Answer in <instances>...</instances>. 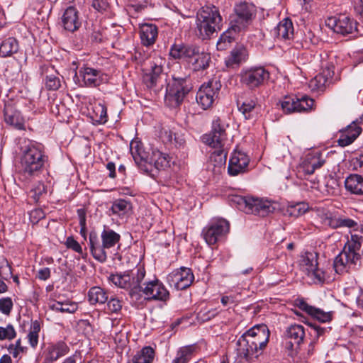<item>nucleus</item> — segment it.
I'll list each match as a JSON object with an SVG mask.
<instances>
[{
    "label": "nucleus",
    "mask_w": 363,
    "mask_h": 363,
    "mask_svg": "<svg viewBox=\"0 0 363 363\" xmlns=\"http://www.w3.org/2000/svg\"><path fill=\"white\" fill-rule=\"evenodd\" d=\"M249 157L240 151H235L229 160L228 172L231 176H237L247 171Z\"/></svg>",
    "instance_id": "obj_21"
},
{
    "label": "nucleus",
    "mask_w": 363,
    "mask_h": 363,
    "mask_svg": "<svg viewBox=\"0 0 363 363\" xmlns=\"http://www.w3.org/2000/svg\"><path fill=\"white\" fill-rule=\"evenodd\" d=\"M274 33L284 39H289L294 35V26L291 19L286 18L274 28Z\"/></svg>",
    "instance_id": "obj_35"
},
{
    "label": "nucleus",
    "mask_w": 363,
    "mask_h": 363,
    "mask_svg": "<svg viewBox=\"0 0 363 363\" xmlns=\"http://www.w3.org/2000/svg\"><path fill=\"white\" fill-rule=\"evenodd\" d=\"M229 201L232 206L245 213L261 217H265L275 210L271 201L249 196L233 195L229 198Z\"/></svg>",
    "instance_id": "obj_2"
},
{
    "label": "nucleus",
    "mask_w": 363,
    "mask_h": 363,
    "mask_svg": "<svg viewBox=\"0 0 363 363\" xmlns=\"http://www.w3.org/2000/svg\"><path fill=\"white\" fill-rule=\"evenodd\" d=\"M32 197L35 201H38L40 197L46 193V187L43 183H38L35 188L31 190Z\"/></svg>",
    "instance_id": "obj_59"
},
{
    "label": "nucleus",
    "mask_w": 363,
    "mask_h": 363,
    "mask_svg": "<svg viewBox=\"0 0 363 363\" xmlns=\"http://www.w3.org/2000/svg\"><path fill=\"white\" fill-rule=\"evenodd\" d=\"M43 145L38 143H30L26 147L22 157L23 172L30 177L37 176L48 162Z\"/></svg>",
    "instance_id": "obj_1"
},
{
    "label": "nucleus",
    "mask_w": 363,
    "mask_h": 363,
    "mask_svg": "<svg viewBox=\"0 0 363 363\" xmlns=\"http://www.w3.org/2000/svg\"><path fill=\"white\" fill-rule=\"evenodd\" d=\"M199 48L194 45L174 44L169 51V55L174 59H192L199 54Z\"/></svg>",
    "instance_id": "obj_26"
},
{
    "label": "nucleus",
    "mask_w": 363,
    "mask_h": 363,
    "mask_svg": "<svg viewBox=\"0 0 363 363\" xmlns=\"http://www.w3.org/2000/svg\"><path fill=\"white\" fill-rule=\"evenodd\" d=\"M50 308L56 311H59L61 313H74L77 308L76 303L72 302H60L55 301L50 306Z\"/></svg>",
    "instance_id": "obj_45"
},
{
    "label": "nucleus",
    "mask_w": 363,
    "mask_h": 363,
    "mask_svg": "<svg viewBox=\"0 0 363 363\" xmlns=\"http://www.w3.org/2000/svg\"><path fill=\"white\" fill-rule=\"evenodd\" d=\"M14 347V350L12 352V355L14 358H16L18 357L19 352H24L26 350V347L21 345V339H18L16 341Z\"/></svg>",
    "instance_id": "obj_64"
},
{
    "label": "nucleus",
    "mask_w": 363,
    "mask_h": 363,
    "mask_svg": "<svg viewBox=\"0 0 363 363\" xmlns=\"http://www.w3.org/2000/svg\"><path fill=\"white\" fill-rule=\"evenodd\" d=\"M91 6L99 12L106 11L108 6L106 0H93Z\"/></svg>",
    "instance_id": "obj_61"
},
{
    "label": "nucleus",
    "mask_w": 363,
    "mask_h": 363,
    "mask_svg": "<svg viewBox=\"0 0 363 363\" xmlns=\"http://www.w3.org/2000/svg\"><path fill=\"white\" fill-rule=\"evenodd\" d=\"M90 252L93 257L101 263H104L107 259L106 247L100 243L97 234L95 232H91L89 237Z\"/></svg>",
    "instance_id": "obj_29"
},
{
    "label": "nucleus",
    "mask_w": 363,
    "mask_h": 363,
    "mask_svg": "<svg viewBox=\"0 0 363 363\" xmlns=\"http://www.w3.org/2000/svg\"><path fill=\"white\" fill-rule=\"evenodd\" d=\"M295 305L301 311L306 312L320 322L326 323L332 320L330 312H324L320 308L308 305L303 298H297Z\"/></svg>",
    "instance_id": "obj_24"
},
{
    "label": "nucleus",
    "mask_w": 363,
    "mask_h": 363,
    "mask_svg": "<svg viewBox=\"0 0 363 363\" xmlns=\"http://www.w3.org/2000/svg\"><path fill=\"white\" fill-rule=\"evenodd\" d=\"M322 72L309 82L312 91H323L334 76V66L328 62H322Z\"/></svg>",
    "instance_id": "obj_17"
},
{
    "label": "nucleus",
    "mask_w": 363,
    "mask_h": 363,
    "mask_svg": "<svg viewBox=\"0 0 363 363\" xmlns=\"http://www.w3.org/2000/svg\"><path fill=\"white\" fill-rule=\"evenodd\" d=\"M340 218H333L330 216H325L324 219V223L333 229L340 228Z\"/></svg>",
    "instance_id": "obj_62"
},
{
    "label": "nucleus",
    "mask_w": 363,
    "mask_h": 363,
    "mask_svg": "<svg viewBox=\"0 0 363 363\" xmlns=\"http://www.w3.org/2000/svg\"><path fill=\"white\" fill-rule=\"evenodd\" d=\"M226 126L220 118L214 119L211 133L204 138L206 142L212 147H223V141L226 138Z\"/></svg>",
    "instance_id": "obj_18"
},
{
    "label": "nucleus",
    "mask_w": 363,
    "mask_h": 363,
    "mask_svg": "<svg viewBox=\"0 0 363 363\" xmlns=\"http://www.w3.org/2000/svg\"><path fill=\"white\" fill-rule=\"evenodd\" d=\"M145 276L144 269H138L136 274L132 273L123 274H113L111 279L113 283L121 288L129 289V295L135 301L140 299L141 281Z\"/></svg>",
    "instance_id": "obj_5"
},
{
    "label": "nucleus",
    "mask_w": 363,
    "mask_h": 363,
    "mask_svg": "<svg viewBox=\"0 0 363 363\" xmlns=\"http://www.w3.org/2000/svg\"><path fill=\"white\" fill-rule=\"evenodd\" d=\"M235 16L230 21L231 28L234 33H238L244 29L255 16L256 9L252 4L245 1L237 4L234 9Z\"/></svg>",
    "instance_id": "obj_8"
},
{
    "label": "nucleus",
    "mask_w": 363,
    "mask_h": 363,
    "mask_svg": "<svg viewBox=\"0 0 363 363\" xmlns=\"http://www.w3.org/2000/svg\"><path fill=\"white\" fill-rule=\"evenodd\" d=\"M155 357V350L150 346L144 347L133 357V363H152Z\"/></svg>",
    "instance_id": "obj_39"
},
{
    "label": "nucleus",
    "mask_w": 363,
    "mask_h": 363,
    "mask_svg": "<svg viewBox=\"0 0 363 363\" xmlns=\"http://www.w3.org/2000/svg\"><path fill=\"white\" fill-rule=\"evenodd\" d=\"M360 254H354L350 252H346V247L337 255L333 262V268L338 274L349 272L352 269L361 265Z\"/></svg>",
    "instance_id": "obj_12"
},
{
    "label": "nucleus",
    "mask_w": 363,
    "mask_h": 363,
    "mask_svg": "<svg viewBox=\"0 0 363 363\" xmlns=\"http://www.w3.org/2000/svg\"><path fill=\"white\" fill-rule=\"evenodd\" d=\"M4 121L16 130H25V120L21 112L11 107L4 108Z\"/></svg>",
    "instance_id": "obj_32"
},
{
    "label": "nucleus",
    "mask_w": 363,
    "mask_h": 363,
    "mask_svg": "<svg viewBox=\"0 0 363 363\" xmlns=\"http://www.w3.org/2000/svg\"><path fill=\"white\" fill-rule=\"evenodd\" d=\"M247 57V50L242 45H237L225 58V64L228 68H235L239 67L243 62H245Z\"/></svg>",
    "instance_id": "obj_31"
},
{
    "label": "nucleus",
    "mask_w": 363,
    "mask_h": 363,
    "mask_svg": "<svg viewBox=\"0 0 363 363\" xmlns=\"http://www.w3.org/2000/svg\"><path fill=\"white\" fill-rule=\"evenodd\" d=\"M363 238L358 235H352L351 240L347 242L345 245L346 247V252H350L354 254H359V251L362 247V240Z\"/></svg>",
    "instance_id": "obj_49"
},
{
    "label": "nucleus",
    "mask_w": 363,
    "mask_h": 363,
    "mask_svg": "<svg viewBox=\"0 0 363 363\" xmlns=\"http://www.w3.org/2000/svg\"><path fill=\"white\" fill-rule=\"evenodd\" d=\"M300 265L305 269L308 275L312 274L318 283L323 284L331 280L325 271L318 268V254L316 253L305 252L301 256Z\"/></svg>",
    "instance_id": "obj_10"
},
{
    "label": "nucleus",
    "mask_w": 363,
    "mask_h": 363,
    "mask_svg": "<svg viewBox=\"0 0 363 363\" xmlns=\"http://www.w3.org/2000/svg\"><path fill=\"white\" fill-rule=\"evenodd\" d=\"M237 105L238 110L243 114L245 119H250L252 118V112L254 111L256 105L257 100L249 99L244 101H238Z\"/></svg>",
    "instance_id": "obj_40"
},
{
    "label": "nucleus",
    "mask_w": 363,
    "mask_h": 363,
    "mask_svg": "<svg viewBox=\"0 0 363 363\" xmlns=\"http://www.w3.org/2000/svg\"><path fill=\"white\" fill-rule=\"evenodd\" d=\"M130 207V203L128 201L124 199H118L113 202L111 211L113 214L123 216L128 212Z\"/></svg>",
    "instance_id": "obj_46"
},
{
    "label": "nucleus",
    "mask_w": 363,
    "mask_h": 363,
    "mask_svg": "<svg viewBox=\"0 0 363 363\" xmlns=\"http://www.w3.org/2000/svg\"><path fill=\"white\" fill-rule=\"evenodd\" d=\"M345 134L352 137V135H354L355 140L358 138V136L361 134L362 129L358 125V124L353 121L351 124L348 125L345 129L342 130Z\"/></svg>",
    "instance_id": "obj_53"
},
{
    "label": "nucleus",
    "mask_w": 363,
    "mask_h": 363,
    "mask_svg": "<svg viewBox=\"0 0 363 363\" xmlns=\"http://www.w3.org/2000/svg\"><path fill=\"white\" fill-rule=\"evenodd\" d=\"M12 275V269L9 262L5 259L4 263L0 267V276L7 280Z\"/></svg>",
    "instance_id": "obj_58"
},
{
    "label": "nucleus",
    "mask_w": 363,
    "mask_h": 363,
    "mask_svg": "<svg viewBox=\"0 0 363 363\" xmlns=\"http://www.w3.org/2000/svg\"><path fill=\"white\" fill-rule=\"evenodd\" d=\"M222 18L219 10L213 5L203 6L197 13L196 28L202 39H207L220 30Z\"/></svg>",
    "instance_id": "obj_3"
},
{
    "label": "nucleus",
    "mask_w": 363,
    "mask_h": 363,
    "mask_svg": "<svg viewBox=\"0 0 363 363\" xmlns=\"http://www.w3.org/2000/svg\"><path fill=\"white\" fill-rule=\"evenodd\" d=\"M239 77L243 86L254 91L267 83L270 74L264 67L259 66L242 69Z\"/></svg>",
    "instance_id": "obj_6"
},
{
    "label": "nucleus",
    "mask_w": 363,
    "mask_h": 363,
    "mask_svg": "<svg viewBox=\"0 0 363 363\" xmlns=\"http://www.w3.org/2000/svg\"><path fill=\"white\" fill-rule=\"evenodd\" d=\"M194 280V276L191 269L181 267L174 271L169 278L171 284L177 290H184L189 287Z\"/></svg>",
    "instance_id": "obj_20"
},
{
    "label": "nucleus",
    "mask_w": 363,
    "mask_h": 363,
    "mask_svg": "<svg viewBox=\"0 0 363 363\" xmlns=\"http://www.w3.org/2000/svg\"><path fill=\"white\" fill-rule=\"evenodd\" d=\"M326 26L337 33L347 35L357 30V22L344 15L339 17H330L326 20Z\"/></svg>",
    "instance_id": "obj_16"
},
{
    "label": "nucleus",
    "mask_w": 363,
    "mask_h": 363,
    "mask_svg": "<svg viewBox=\"0 0 363 363\" xmlns=\"http://www.w3.org/2000/svg\"><path fill=\"white\" fill-rule=\"evenodd\" d=\"M65 245L68 249H71L79 255L83 254L82 246L72 236L67 238Z\"/></svg>",
    "instance_id": "obj_56"
},
{
    "label": "nucleus",
    "mask_w": 363,
    "mask_h": 363,
    "mask_svg": "<svg viewBox=\"0 0 363 363\" xmlns=\"http://www.w3.org/2000/svg\"><path fill=\"white\" fill-rule=\"evenodd\" d=\"M18 48V43L16 38L11 37L5 39L0 45V56L2 57L11 56L16 53Z\"/></svg>",
    "instance_id": "obj_37"
},
{
    "label": "nucleus",
    "mask_w": 363,
    "mask_h": 363,
    "mask_svg": "<svg viewBox=\"0 0 363 363\" xmlns=\"http://www.w3.org/2000/svg\"><path fill=\"white\" fill-rule=\"evenodd\" d=\"M253 342L246 332L244 333L236 342V354L238 358L250 362L253 357L257 358L259 355L257 350H255Z\"/></svg>",
    "instance_id": "obj_19"
},
{
    "label": "nucleus",
    "mask_w": 363,
    "mask_h": 363,
    "mask_svg": "<svg viewBox=\"0 0 363 363\" xmlns=\"http://www.w3.org/2000/svg\"><path fill=\"white\" fill-rule=\"evenodd\" d=\"M91 118L94 123L96 124H104L107 121V108L106 107L99 104L94 107L93 113Z\"/></svg>",
    "instance_id": "obj_41"
},
{
    "label": "nucleus",
    "mask_w": 363,
    "mask_h": 363,
    "mask_svg": "<svg viewBox=\"0 0 363 363\" xmlns=\"http://www.w3.org/2000/svg\"><path fill=\"white\" fill-rule=\"evenodd\" d=\"M221 84L220 82L211 80L201 85L196 93V101L206 110L210 108L218 97Z\"/></svg>",
    "instance_id": "obj_11"
},
{
    "label": "nucleus",
    "mask_w": 363,
    "mask_h": 363,
    "mask_svg": "<svg viewBox=\"0 0 363 363\" xmlns=\"http://www.w3.org/2000/svg\"><path fill=\"white\" fill-rule=\"evenodd\" d=\"M341 135L337 140V143L341 147H346L347 145H351L354 140L355 137L354 135H352V137L345 134L344 132L341 130Z\"/></svg>",
    "instance_id": "obj_60"
},
{
    "label": "nucleus",
    "mask_w": 363,
    "mask_h": 363,
    "mask_svg": "<svg viewBox=\"0 0 363 363\" xmlns=\"http://www.w3.org/2000/svg\"><path fill=\"white\" fill-rule=\"evenodd\" d=\"M13 308V301L11 298H2L0 299V311L5 314L9 315Z\"/></svg>",
    "instance_id": "obj_55"
},
{
    "label": "nucleus",
    "mask_w": 363,
    "mask_h": 363,
    "mask_svg": "<svg viewBox=\"0 0 363 363\" xmlns=\"http://www.w3.org/2000/svg\"><path fill=\"white\" fill-rule=\"evenodd\" d=\"M145 287L141 286V292L145 296L147 301L157 300L166 301L169 298V293L157 279L147 281L144 284Z\"/></svg>",
    "instance_id": "obj_15"
},
{
    "label": "nucleus",
    "mask_w": 363,
    "mask_h": 363,
    "mask_svg": "<svg viewBox=\"0 0 363 363\" xmlns=\"http://www.w3.org/2000/svg\"><path fill=\"white\" fill-rule=\"evenodd\" d=\"M194 62H193L194 69L195 71H200L206 69L209 67V62H211V56L209 54L206 52H200L194 57Z\"/></svg>",
    "instance_id": "obj_44"
},
{
    "label": "nucleus",
    "mask_w": 363,
    "mask_h": 363,
    "mask_svg": "<svg viewBox=\"0 0 363 363\" xmlns=\"http://www.w3.org/2000/svg\"><path fill=\"white\" fill-rule=\"evenodd\" d=\"M284 334L288 339H290V341L286 342V348L296 350L303 341L305 330L301 325L293 324L286 328Z\"/></svg>",
    "instance_id": "obj_23"
},
{
    "label": "nucleus",
    "mask_w": 363,
    "mask_h": 363,
    "mask_svg": "<svg viewBox=\"0 0 363 363\" xmlns=\"http://www.w3.org/2000/svg\"><path fill=\"white\" fill-rule=\"evenodd\" d=\"M296 96H286L283 100L279 101L281 107L285 113L296 112Z\"/></svg>",
    "instance_id": "obj_47"
},
{
    "label": "nucleus",
    "mask_w": 363,
    "mask_h": 363,
    "mask_svg": "<svg viewBox=\"0 0 363 363\" xmlns=\"http://www.w3.org/2000/svg\"><path fill=\"white\" fill-rule=\"evenodd\" d=\"M193 88L191 80L187 76L172 75V79L166 87L165 103L170 107H178Z\"/></svg>",
    "instance_id": "obj_4"
},
{
    "label": "nucleus",
    "mask_w": 363,
    "mask_h": 363,
    "mask_svg": "<svg viewBox=\"0 0 363 363\" xmlns=\"http://www.w3.org/2000/svg\"><path fill=\"white\" fill-rule=\"evenodd\" d=\"M325 162V160L320 152L308 153L300 164L299 172H302L304 175H311L323 167Z\"/></svg>",
    "instance_id": "obj_22"
},
{
    "label": "nucleus",
    "mask_w": 363,
    "mask_h": 363,
    "mask_svg": "<svg viewBox=\"0 0 363 363\" xmlns=\"http://www.w3.org/2000/svg\"><path fill=\"white\" fill-rule=\"evenodd\" d=\"M247 336L254 342L255 350L260 355L266 348L270 336L269 330L264 324L256 325L246 331Z\"/></svg>",
    "instance_id": "obj_14"
},
{
    "label": "nucleus",
    "mask_w": 363,
    "mask_h": 363,
    "mask_svg": "<svg viewBox=\"0 0 363 363\" xmlns=\"http://www.w3.org/2000/svg\"><path fill=\"white\" fill-rule=\"evenodd\" d=\"M140 38L143 45L150 47L155 44L158 36V28L152 23H143L140 26Z\"/></svg>",
    "instance_id": "obj_28"
},
{
    "label": "nucleus",
    "mask_w": 363,
    "mask_h": 363,
    "mask_svg": "<svg viewBox=\"0 0 363 363\" xmlns=\"http://www.w3.org/2000/svg\"><path fill=\"white\" fill-rule=\"evenodd\" d=\"M308 205L306 203H298L291 207L290 214L294 216H300L308 210Z\"/></svg>",
    "instance_id": "obj_54"
},
{
    "label": "nucleus",
    "mask_w": 363,
    "mask_h": 363,
    "mask_svg": "<svg viewBox=\"0 0 363 363\" xmlns=\"http://www.w3.org/2000/svg\"><path fill=\"white\" fill-rule=\"evenodd\" d=\"M68 352V346L62 341H59L55 344H51L45 350L43 363H52L59 358L65 356Z\"/></svg>",
    "instance_id": "obj_27"
},
{
    "label": "nucleus",
    "mask_w": 363,
    "mask_h": 363,
    "mask_svg": "<svg viewBox=\"0 0 363 363\" xmlns=\"http://www.w3.org/2000/svg\"><path fill=\"white\" fill-rule=\"evenodd\" d=\"M61 86L60 78L53 74L46 75L45 86L49 90H57Z\"/></svg>",
    "instance_id": "obj_51"
},
{
    "label": "nucleus",
    "mask_w": 363,
    "mask_h": 363,
    "mask_svg": "<svg viewBox=\"0 0 363 363\" xmlns=\"http://www.w3.org/2000/svg\"><path fill=\"white\" fill-rule=\"evenodd\" d=\"M233 33H234V30L230 26L228 30L220 35L216 45L218 50H225L231 46L232 43L235 40Z\"/></svg>",
    "instance_id": "obj_43"
},
{
    "label": "nucleus",
    "mask_w": 363,
    "mask_h": 363,
    "mask_svg": "<svg viewBox=\"0 0 363 363\" xmlns=\"http://www.w3.org/2000/svg\"><path fill=\"white\" fill-rule=\"evenodd\" d=\"M16 336V332L11 324H8L6 328L0 326V340H11Z\"/></svg>",
    "instance_id": "obj_50"
},
{
    "label": "nucleus",
    "mask_w": 363,
    "mask_h": 363,
    "mask_svg": "<svg viewBox=\"0 0 363 363\" xmlns=\"http://www.w3.org/2000/svg\"><path fill=\"white\" fill-rule=\"evenodd\" d=\"M101 238L104 247L109 249L120 241L121 235L111 229L105 228L101 233Z\"/></svg>",
    "instance_id": "obj_38"
},
{
    "label": "nucleus",
    "mask_w": 363,
    "mask_h": 363,
    "mask_svg": "<svg viewBox=\"0 0 363 363\" xmlns=\"http://www.w3.org/2000/svg\"><path fill=\"white\" fill-rule=\"evenodd\" d=\"M61 19L64 29L69 32L73 33L76 31L81 26L79 12L75 7L72 6L66 9Z\"/></svg>",
    "instance_id": "obj_25"
},
{
    "label": "nucleus",
    "mask_w": 363,
    "mask_h": 363,
    "mask_svg": "<svg viewBox=\"0 0 363 363\" xmlns=\"http://www.w3.org/2000/svg\"><path fill=\"white\" fill-rule=\"evenodd\" d=\"M143 83L147 89L157 92L162 89L166 82V74L161 65L153 64L147 72L143 75Z\"/></svg>",
    "instance_id": "obj_13"
},
{
    "label": "nucleus",
    "mask_w": 363,
    "mask_h": 363,
    "mask_svg": "<svg viewBox=\"0 0 363 363\" xmlns=\"http://www.w3.org/2000/svg\"><path fill=\"white\" fill-rule=\"evenodd\" d=\"M107 307L111 313H118L122 308L121 301L116 298H111L107 301Z\"/></svg>",
    "instance_id": "obj_57"
},
{
    "label": "nucleus",
    "mask_w": 363,
    "mask_h": 363,
    "mask_svg": "<svg viewBox=\"0 0 363 363\" xmlns=\"http://www.w3.org/2000/svg\"><path fill=\"white\" fill-rule=\"evenodd\" d=\"M296 112L308 111L313 108L314 100L308 96H296Z\"/></svg>",
    "instance_id": "obj_48"
},
{
    "label": "nucleus",
    "mask_w": 363,
    "mask_h": 363,
    "mask_svg": "<svg viewBox=\"0 0 363 363\" xmlns=\"http://www.w3.org/2000/svg\"><path fill=\"white\" fill-rule=\"evenodd\" d=\"M347 191L357 195H363V177L357 174H352L345 181Z\"/></svg>",
    "instance_id": "obj_33"
},
{
    "label": "nucleus",
    "mask_w": 363,
    "mask_h": 363,
    "mask_svg": "<svg viewBox=\"0 0 363 363\" xmlns=\"http://www.w3.org/2000/svg\"><path fill=\"white\" fill-rule=\"evenodd\" d=\"M228 221L220 218L213 220L202 230V236L208 245L216 244L223 239L229 232Z\"/></svg>",
    "instance_id": "obj_9"
},
{
    "label": "nucleus",
    "mask_w": 363,
    "mask_h": 363,
    "mask_svg": "<svg viewBox=\"0 0 363 363\" xmlns=\"http://www.w3.org/2000/svg\"><path fill=\"white\" fill-rule=\"evenodd\" d=\"M130 151L135 162L137 165L145 172H148L149 169L147 164L151 165L153 162L154 166L157 169H163L170 167L171 157L168 154L161 152L154 153L155 159L151 158L150 162H147L145 158V153L140 152L138 145H136L135 150L131 147Z\"/></svg>",
    "instance_id": "obj_7"
},
{
    "label": "nucleus",
    "mask_w": 363,
    "mask_h": 363,
    "mask_svg": "<svg viewBox=\"0 0 363 363\" xmlns=\"http://www.w3.org/2000/svg\"><path fill=\"white\" fill-rule=\"evenodd\" d=\"M176 133H173L172 130H164L161 133V138L164 143H173L174 135Z\"/></svg>",
    "instance_id": "obj_63"
},
{
    "label": "nucleus",
    "mask_w": 363,
    "mask_h": 363,
    "mask_svg": "<svg viewBox=\"0 0 363 363\" xmlns=\"http://www.w3.org/2000/svg\"><path fill=\"white\" fill-rule=\"evenodd\" d=\"M77 216L79 218V222L80 225V234L83 238L86 240V211L84 208H79L77 211Z\"/></svg>",
    "instance_id": "obj_52"
},
{
    "label": "nucleus",
    "mask_w": 363,
    "mask_h": 363,
    "mask_svg": "<svg viewBox=\"0 0 363 363\" xmlns=\"http://www.w3.org/2000/svg\"><path fill=\"white\" fill-rule=\"evenodd\" d=\"M215 150L211 153L210 162L214 167H221L225 164L227 152L222 147H213Z\"/></svg>",
    "instance_id": "obj_42"
},
{
    "label": "nucleus",
    "mask_w": 363,
    "mask_h": 363,
    "mask_svg": "<svg viewBox=\"0 0 363 363\" xmlns=\"http://www.w3.org/2000/svg\"><path fill=\"white\" fill-rule=\"evenodd\" d=\"M88 300L91 304H104L108 301V294L104 289L94 286L88 292Z\"/></svg>",
    "instance_id": "obj_36"
},
{
    "label": "nucleus",
    "mask_w": 363,
    "mask_h": 363,
    "mask_svg": "<svg viewBox=\"0 0 363 363\" xmlns=\"http://www.w3.org/2000/svg\"><path fill=\"white\" fill-rule=\"evenodd\" d=\"M197 349L198 347L195 344L180 347L172 363H188L196 353Z\"/></svg>",
    "instance_id": "obj_34"
},
{
    "label": "nucleus",
    "mask_w": 363,
    "mask_h": 363,
    "mask_svg": "<svg viewBox=\"0 0 363 363\" xmlns=\"http://www.w3.org/2000/svg\"><path fill=\"white\" fill-rule=\"evenodd\" d=\"M100 72L97 69L84 67L79 71V77L82 78L81 86L96 87L101 84Z\"/></svg>",
    "instance_id": "obj_30"
}]
</instances>
